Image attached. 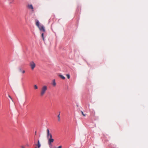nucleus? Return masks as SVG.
Instances as JSON below:
<instances>
[{"instance_id":"1","label":"nucleus","mask_w":148,"mask_h":148,"mask_svg":"<svg viewBox=\"0 0 148 148\" xmlns=\"http://www.w3.org/2000/svg\"><path fill=\"white\" fill-rule=\"evenodd\" d=\"M47 137L48 140V144L49 145H51L52 143L54 142V140L52 138V135L50 133L49 130L48 129L47 130Z\"/></svg>"},{"instance_id":"2","label":"nucleus","mask_w":148,"mask_h":148,"mask_svg":"<svg viewBox=\"0 0 148 148\" xmlns=\"http://www.w3.org/2000/svg\"><path fill=\"white\" fill-rule=\"evenodd\" d=\"M47 90V87L46 86H43L41 88L40 95L41 96H43Z\"/></svg>"},{"instance_id":"3","label":"nucleus","mask_w":148,"mask_h":148,"mask_svg":"<svg viewBox=\"0 0 148 148\" xmlns=\"http://www.w3.org/2000/svg\"><path fill=\"white\" fill-rule=\"evenodd\" d=\"M29 65L31 67V69L33 70L36 67V64L33 61H31L30 62Z\"/></svg>"},{"instance_id":"4","label":"nucleus","mask_w":148,"mask_h":148,"mask_svg":"<svg viewBox=\"0 0 148 148\" xmlns=\"http://www.w3.org/2000/svg\"><path fill=\"white\" fill-rule=\"evenodd\" d=\"M40 31H42L43 32H45V29L44 27L42 25H40L38 27Z\"/></svg>"},{"instance_id":"5","label":"nucleus","mask_w":148,"mask_h":148,"mask_svg":"<svg viewBox=\"0 0 148 148\" xmlns=\"http://www.w3.org/2000/svg\"><path fill=\"white\" fill-rule=\"evenodd\" d=\"M28 7L29 8L32 9L33 11H34V10H33L34 8H33V6L32 5H31V4L28 5Z\"/></svg>"},{"instance_id":"6","label":"nucleus","mask_w":148,"mask_h":148,"mask_svg":"<svg viewBox=\"0 0 148 148\" xmlns=\"http://www.w3.org/2000/svg\"><path fill=\"white\" fill-rule=\"evenodd\" d=\"M58 76L63 79H65V77L62 75L60 74L58 75Z\"/></svg>"},{"instance_id":"7","label":"nucleus","mask_w":148,"mask_h":148,"mask_svg":"<svg viewBox=\"0 0 148 148\" xmlns=\"http://www.w3.org/2000/svg\"><path fill=\"white\" fill-rule=\"evenodd\" d=\"M52 85L54 86H55L56 85V83L55 82V79H54L52 81Z\"/></svg>"},{"instance_id":"8","label":"nucleus","mask_w":148,"mask_h":148,"mask_svg":"<svg viewBox=\"0 0 148 148\" xmlns=\"http://www.w3.org/2000/svg\"><path fill=\"white\" fill-rule=\"evenodd\" d=\"M36 25L38 27L40 25H39V23L38 21H36Z\"/></svg>"},{"instance_id":"9","label":"nucleus","mask_w":148,"mask_h":148,"mask_svg":"<svg viewBox=\"0 0 148 148\" xmlns=\"http://www.w3.org/2000/svg\"><path fill=\"white\" fill-rule=\"evenodd\" d=\"M41 145L40 143V142L39 140H38V144L37 146L38 148H39L40 147Z\"/></svg>"},{"instance_id":"10","label":"nucleus","mask_w":148,"mask_h":148,"mask_svg":"<svg viewBox=\"0 0 148 148\" xmlns=\"http://www.w3.org/2000/svg\"><path fill=\"white\" fill-rule=\"evenodd\" d=\"M34 87L35 89H37L38 88V87L36 85H34Z\"/></svg>"},{"instance_id":"11","label":"nucleus","mask_w":148,"mask_h":148,"mask_svg":"<svg viewBox=\"0 0 148 148\" xmlns=\"http://www.w3.org/2000/svg\"><path fill=\"white\" fill-rule=\"evenodd\" d=\"M41 37L42 38V39L43 40H44V34L43 33H42L41 34Z\"/></svg>"},{"instance_id":"12","label":"nucleus","mask_w":148,"mask_h":148,"mask_svg":"<svg viewBox=\"0 0 148 148\" xmlns=\"http://www.w3.org/2000/svg\"><path fill=\"white\" fill-rule=\"evenodd\" d=\"M66 76L67 78L68 79H69L70 78V75L69 74H66Z\"/></svg>"},{"instance_id":"13","label":"nucleus","mask_w":148,"mask_h":148,"mask_svg":"<svg viewBox=\"0 0 148 148\" xmlns=\"http://www.w3.org/2000/svg\"><path fill=\"white\" fill-rule=\"evenodd\" d=\"M60 114H59L58 116V121H60Z\"/></svg>"},{"instance_id":"14","label":"nucleus","mask_w":148,"mask_h":148,"mask_svg":"<svg viewBox=\"0 0 148 148\" xmlns=\"http://www.w3.org/2000/svg\"><path fill=\"white\" fill-rule=\"evenodd\" d=\"M81 113H82V115H83L84 116H86L85 114H84L83 112L82 111H81Z\"/></svg>"},{"instance_id":"15","label":"nucleus","mask_w":148,"mask_h":148,"mask_svg":"<svg viewBox=\"0 0 148 148\" xmlns=\"http://www.w3.org/2000/svg\"><path fill=\"white\" fill-rule=\"evenodd\" d=\"M8 97L10 98V99H11V100L13 102V99H12V97H11L10 95H8Z\"/></svg>"},{"instance_id":"16","label":"nucleus","mask_w":148,"mask_h":148,"mask_svg":"<svg viewBox=\"0 0 148 148\" xmlns=\"http://www.w3.org/2000/svg\"><path fill=\"white\" fill-rule=\"evenodd\" d=\"M22 72L23 74H24L25 73V70H23L22 71Z\"/></svg>"},{"instance_id":"17","label":"nucleus","mask_w":148,"mask_h":148,"mask_svg":"<svg viewBox=\"0 0 148 148\" xmlns=\"http://www.w3.org/2000/svg\"><path fill=\"white\" fill-rule=\"evenodd\" d=\"M21 147L22 148H25V147L23 146H21Z\"/></svg>"},{"instance_id":"18","label":"nucleus","mask_w":148,"mask_h":148,"mask_svg":"<svg viewBox=\"0 0 148 148\" xmlns=\"http://www.w3.org/2000/svg\"><path fill=\"white\" fill-rule=\"evenodd\" d=\"M19 71H22V70H21V68H20V69H19Z\"/></svg>"},{"instance_id":"19","label":"nucleus","mask_w":148,"mask_h":148,"mask_svg":"<svg viewBox=\"0 0 148 148\" xmlns=\"http://www.w3.org/2000/svg\"><path fill=\"white\" fill-rule=\"evenodd\" d=\"M58 147V148H61L62 146H59Z\"/></svg>"},{"instance_id":"20","label":"nucleus","mask_w":148,"mask_h":148,"mask_svg":"<svg viewBox=\"0 0 148 148\" xmlns=\"http://www.w3.org/2000/svg\"><path fill=\"white\" fill-rule=\"evenodd\" d=\"M36 132H35V134H36Z\"/></svg>"},{"instance_id":"21","label":"nucleus","mask_w":148,"mask_h":148,"mask_svg":"<svg viewBox=\"0 0 148 148\" xmlns=\"http://www.w3.org/2000/svg\"><path fill=\"white\" fill-rule=\"evenodd\" d=\"M35 148H37V147H35Z\"/></svg>"}]
</instances>
